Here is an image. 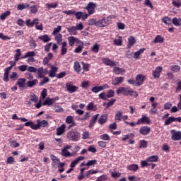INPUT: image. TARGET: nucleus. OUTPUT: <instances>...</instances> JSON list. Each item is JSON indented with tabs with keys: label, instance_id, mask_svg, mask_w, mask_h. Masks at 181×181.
<instances>
[{
	"label": "nucleus",
	"instance_id": "nucleus-11",
	"mask_svg": "<svg viewBox=\"0 0 181 181\" xmlns=\"http://www.w3.org/2000/svg\"><path fill=\"white\" fill-rule=\"evenodd\" d=\"M176 121L177 122H181V117H175L173 116H171L165 121L164 125H170L172 122H175Z\"/></svg>",
	"mask_w": 181,
	"mask_h": 181
},
{
	"label": "nucleus",
	"instance_id": "nucleus-26",
	"mask_svg": "<svg viewBox=\"0 0 181 181\" xmlns=\"http://www.w3.org/2000/svg\"><path fill=\"white\" fill-rule=\"evenodd\" d=\"M39 81L37 79H32L28 81H27L26 84L27 86L29 87V88H33V87H35L37 84H38Z\"/></svg>",
	"mask_w": 181,
	"mask_h": 181
},
{
	"label": "nucleus",
	"instance_id": "nucleus-23",
	"mask_svg": "<svg viewBox=\"0 0 181 181\" xmlns=\"http://www.w3.org/2000/svg\"><path fill=\"white\" fill-rule=\"evenodd\" d=\"M61 45V56H64L67 53V42L64 41Z\"/></svg>",
	"mask_w": 181,
	"mask_h": 181
},
{
	"label": "nucleus",
	"instance_id": "nucleus-13",
	"mask_svg": "<svg viewBox=\"0 0 181 181\" xmlns=\"http://www.w3.org/2000/svg\"><path fill=\"white\" fill-rule=\"evenodd\" d=\"M139 134H141V135H149V134L151 133V127L148 126H143L139 129Z\"/></svg>",
	"mask_w": 181,
	"mask_h": 181
},
{
	"label": "nucleus",
	"instance_id": "nucleus-10",
	"mask_svg": "<svg viewBox=\"0 0 181 181\" xmlns=\"http://www.w3.org/2000/svg\"><path fill=\"white\" fill-rule=\"evenodd\" d=\"M142 124H151V119H149V117H148L145 115H142L141 118L138 119L136 124V125H141Z\"/></svg>",
	"mask_w": 181,
	"mask_h": 181
},
{
	"label": "nucleus",
	"instance_id": "nucleus-33",
	"mask_svg": "<svg viewBox=\"0 0 181 181\" xmlns=\"http://www.w3.org/2000/svg\"><path fill=\"white\" fill-rule=\"evenodd\" d=\"M37 21V20L34 19L33 21H31L30 19H28L25 21V25L28 28H33V26H35L36 23H38L37 22H36Z\"/></svg>",
	"mask_w": 181,
	"mask_h": 181
},
{
	"label": "nucleus",
	"instance_id": "nucleus-64",
	"mask_svg": "<svg viewBox=\"0 0 181 181\" xmlns=\"http://www.w3.org/2000/svg\"><path fill=\"white\" fill-rule=\"evenodd\" d=\"M62 156H70V153L66 148L62 149Z\"/></svg>",
	"mask_w": 181,
	"mask_h": 181
},
{
	"label": "nucleus",
	"instance_id": "nucleus-47",
	"mask_svg": "<svg viewBox=\"0 0 181 181\" xmlns=\"http://www.w3.org/2000/svg\"><path fill=\"white\" fill-rule=\"evenodd\" d=\"M25 127H30L32 129H35L36 131V124L33 123V122H27L24 124Z\"/></svg>",
	"mask_w": 181,
	"mask_h": 181
},
{
	"label": "nucleus",
	"instance_id": "nucleus-30",
	"mask_svg": "<svg viewBox=\"0 0 181 181\" xmlns=\"http://www.w3.org/2000/svg\"><path fill=\"white\" fill-rule=\"evenodd\" d=\"M29 6H30V5L28 4V3H23L21 4H18L17 9L18 11H23V9H28Z\"/></svg>",
	"mask_w": 181,
	"mask_h": 181
},
{
	"label": "nucleus",
	"instance_id": "nucleus-36",
	"mask_svg": "<svg viewBox=\"0 0 181 181\" xmlns=\"http://www.w3.org/2000/svg\"><path fill=\"white\" fill-rule=\"evenodd\" d=\"M159 160V157L158 156H151L147 158V162H151V163H153V162H158Z\"/></svg>",
	"mask_w": 181,
	"mask_h": 181
},
{
	"label": "nucleus",
	"instance_id": "nucleus-52",
	"mask_svg": "<svg viewBox=\"0 0 181 181\" xmlns=\"http://www.w3.org/2000/svg\"><path fill=\"white\" fill-rule=\"evenodd\" d=\"M98 97L100 100H103V101H107V100H108V98H107V94L105 93V92H102L101 93H100L98 95Z\"/></svg>",
	"mask_w": 181,
	"mask_h": 181
},
{
	"label": "nucleus",
	"instance_id": "nucleus-62",
	"mask_svg": "<svg viewBox=\"0 0 181 181\" xmlns=\"http://www.w3.org/2000/svg\"><path fill=\"white\" fill-rule=\"evenodd\" d=\"M73 119H74L73 116L69 115V116L66 117V124H71V123L74 122L73 121Z\"/></svg>",
	"mask_w": 181,
	"mask_h": 181
},
{
	"label": "nucleus",
	"instance_id": "nucleus-61",
	"mask_svg": "<svg viewBox=\"0 0 181 181\" xmlns=\"http://www.w3.org/2000/svg\"><path fill=\"white\" fill-rule=\"evenodd\" d=\"M83 13L82 11H78V12H76V11H75L74 15H75L76 19H78V20L81 19L82 17H83Z\"/></svg>",
	"mask_w": 181,
	"mask_h": 181
},
{
	"label": "nucleus",
	"instance_id": "nucleus-54",
	"mask_svg": "<svg viewBox=\"0 0 181 181\" xmlns=\"http://www.w3.org/2000/svg\"><path fill=\"white\" fill-rule=\"evenodd\" d=\"M97 173H98V170H89L88 171H87V173L85 175H86V177H88V176L90 175H95Z\"/></svg>",
	"mask_w": 181,
	"mask_h": 181
},
{
	"label": "nucleus",
	"instance_id": "nucleus-21",
	"mask_svg": "<svg viewBox=\"0 0 181 181\" xmlns=\"http://www.w3.org/2000/svg\"><path fill=\"white\" fill-rule=\"evenodd\" d=\"M126 71H127L125 70V69L119 68L118 66L113 67V73H115V74H117V76H119V74H124Z\"/></svg>",
	"mask_w": 181,
	"mask_h": 181
},
{
	"label": "nucleus",
	"instance_id": "nucleus-24",
	"mask_svg": "<svg viewBox=\"0 0 181 181\" xmlns=\"http://www.w3.org/2000/svg\"><path fill=\"white\" fill-rule=\"evenodd\" d=\"M107 119H108V115L107 114H103L100 117L98 121V123L100 124V125H103V124H105V122H107Z\"/></svg>",
	"mask_w": 181,
	"mask_h": 181
},
{
	"label": "nucleus",
	"instance_id": "nucleus-12",
	"mask_svg": "<svg viewBox=\"0 0 181 181\" xmlns=\"http://www.w3.org/2000/svg\"><path fill=\"white\" fill-rule=\"evenodd\" d=\"M163 70V68L162 66H157L156 69L152 72L153 78H159L160 77V73H162Z\"/></svg>",
	"mask_w": 181,
	"mask_h": 181
},
{
	"label": "nucleus",
	"instance_id": "nucleus-48",
	"mask_svg": "<svg viewBox=\"0 0 181 181\" xmlns=\"http://www.w3.org/2000/svg\"><path fill=\"white\" fill-rule=\"evenodd\" d=\"M52 156L55 158V159H52V166H57V165L60 163V159L57 158V157H56L54 155H52Z\"/></svg>",
	"mask_w": 181,
	"mask_h": 181
},
{
	"label": "nucleus",
	"instance_id": "nucleus-14",
	"mask_svg": "<svg viewBox=\"0 0 181 181\" xmlns=\"http://www.w3.org/2000/svg\"><path fill=\"white\" fill-rule=\"evenodd\" d=\"M102 62L105 66H110V67H114L117 66L115 62L111 60L110 58H102Z\"/></svg>",
	"mask_w": 181,
	"mask_h": 181
},
{
	"label": "nucleus",
	"instance_id": "nucleus-28",
	"mask_svg": "<svg viewBox=\"0 0 181 181\" xmlns=\"http://www.w3.org/2000/svg\"><path fill=\"white\" fill-rule=\"evenodd\" d=\"M163 42H165V39L163 38V37H162V35H158L155 37L153 43H163Z\"/></svg>",
	"mask_w": 181,
	"mask_h": 181
},
{
	"label": "nucleus",
	"instance_id": "nucleus-34",
	"mask_svg": "<svg viewBox=\"0 0 181 181\" xmlns=\"http://www.w3.org/2000/svg\"><path fill=\"white\" fill-rule=\"evenodd\" d=\"M74 69L76 73H80V71H81V66H80V62H78V61L74 62Z\"/></svg>",
	"mask_w": 181,
	"mask_h": 181
},
{
	"label": "nucleus",
	"instance_id": "nucleus-46",
	"mask_svg": "<svg viewBox=\"0 0 181 181\" xmlns=\"http://www.w3.org/2000/svg\"><path fill=\"white\" fill-rule=\"evenodd\" d=\"M91 116L90 115V112H86L83 116V117H80L78 119L79 121H87V119H90V117Z\"/></svg>",
	"mask_w": 181,
	"mask_h": 181
},
{
	"label": "nucleus",
	"instance_id": "nucleus-60",
	"mask_svg": "<svg viewBox=\"0 0 181 181\" xmlns=\"http://www.w3.org/2000/svg\"><path fill=\"white\" fill-rule=\"evenodd\" d=\"M50 81V79L47 77H43V79L40 82V86H45L46 83H49Z\"/></svg>",
	"mask_w": 181,
	"mask_h": 181
},
{
	"label": "nucleus",
	"instance_id": "nucleus-3",
	"mask_svg": "<svg viewBox=\"0 0 181 181\" xmlns=\"http://www.w3.org/2000/svg\"><path fill=\"white\" fill-rule=\"evenodd\" d=\"M95 8H97V4L94 2H89L86 6V9L89 15L95 13Z\"/></svg>",
	"mask_w": 181,
	"mask_h": 181
},
{
	"label": "nucleus",
	"instance_id": "nucleus-44",
	"mask_svg": "<svg viewBox=\"0 0 181 181\" xmlns=\"http://www.w3.org/2000/svg\"><path fill=\"white\" fill-rule=\"evenodd\" d=\"M81 64L83 65L82 69H83V71H86V72L90 71V64L84 63L82 62Z\"/></svg>",
	"mask_w": 181,
	"mask_h": 181
},
{
	"label": "nucleus",
	"instance_id": "nucleus-43",
	"mask_svg": "<svg viewBox=\"0 0 181 181\" xmlns=\"http://www.w3.org/2000/svg\"><path fill=\"white\" fill-rule=\"evenodd\" d=\"M115 121H121L122 119V112L118 111L115 116Z\"/></svg>",
	"mask_w": 181,
	"mask_h": 181
},
{
	"label": "nucleus",
	"instance_id": "nucleus-15",
	"mask_svg": "<svg viewBox=\"0 0 181 181\" xmlns=\"http://www.w3.org/2000/svg\"><path fill=\"white\" fill-rule=\"evenodd\" d=\"M37 74L39 76V78H43L47 74V69H43V67H39L37 69Z\"/></svg>",
	"mask_w": 181,
	"mask_h": 181
},
{
	"label": "nucleus",
	"instance_id": "nucleus-22",
	"mask_svg": "<svg viewBox=\"0 0 181 181\" xmlns=\"http://www.w3.org/2000/svg\"><path fill=\"white\" fill-rule=\"evenodd\" d=\"M77 45V47L74 49V53H81L83 49H84V43L81 40Z\"/></svg>",
	"mask_w": 181,
	"mask_h": 181
},
{
	"label": "nucleus",
	"instance_id": "nucleus-37",
	"mask_svg": "<svg viewBox=\"0 0 181 181\" xmlns=\"http://www.w3.org/2000/svg\"><path fill=\"white\" fill-rule=\"evenodd\" d=\"M55 40H56L57 45H62V42H63V35L56 34L55 35Z\"/></svg>",
	"mask_w": 181,
	"mask_h": 181
},
{
	"label": "nucleus",
	"instance_id": "nucleus-20",
	"mask_svg": "<svg viewBox=\"0 0 181 181\" xmlns=\"http://www.w3.org/2000/svg\"><path fill=\"white\" fill-rule=\"evenodd\" d=\"M64 132H66V124H62L59 127L57 128L56 135L60 136L61 135H63Z\"/></svg>",
	"mask_w": 181,
	"mask_h": 181
},
{
	"label": "nucleus",
	"instance_id": "nucleus-56",
	"mask_svg": "<svg viewBox=\"0 0 181 181\" xmlns=\"http://www.w3.org/2000/svg\"><path fill=\"white\" fill-rule=\"evenodd\" d=\"M61 30H62L61 25H58L57 28H54L52 32L53 36L57 35V33H59V32H60Z\"/></svg>",
	"mask_w": 181,
	"mask_h": 181
},
{
	"label": "nucleus",
	"instance_id": "nucleus-38",
	"mask_svg": "<svg viewBox=\"0 0 181 181\" xmlns=\"http://www.w3.org/2000/svg\"><path fill=\"white\" fill-rule=\"evenodd\" d=\"M69 35H77V28L76 26H71L67 28Z\"/></svg>",
	"mask_w": 181,
	"mask_h": 181
},
{
	"label": "nucleus",
	"instance_id": "nucleus-29",
	"mask_svg": "<svg viewBox=\"0 0 181 181\" xmlns=\"http://www.w3.org/2000/svg\"><path fill=\"white\" fill-rule=\"evenodd\" d=\"M57 70H59V69L57 67L52 66L49 71V76L52 77V78L56 77V76H57V74H56V73H57Z\"/></svg>",
	"mask_w": 181,
	"mask_h": 181
},
{
	"label": "nucleus",
	"instance_id": "nucleus-39",
	"mask_svg": "<svg viewBox=\"0 0 181 181\" xmlns=\"http://www.w3.org/2000/svg\"><path fill=\"white\" fill-rule=\"evenodd\" d=\"M145 50H146V48H141L139 51H136V52H134V58L139 59V56H141L142 53L145 52Z\"/></svg>",
	"mask_w": 181,
	"mask_h": 181
},
{
	"label": "nucleus",
	"instance_id": "nucleus-35",
	"mask_svg": "<svg viewBox=\"0 0 181 181\" xmlns=\"http://www.w3.org/2000/svg\"><path fill=\"white\" fill-rule=\"evenodd\" d=\"M25 83H26V78H21L17 81V84L20 88H23L25 87Z\"/></svg>",
	"mask_w": 181,
	"mask_h": 181
},
{
	"label": "nucleus",
	"instance_id": "nucleus-5",
	"mask_svg": "<svg viewBox=\"0 0 181 181\" xmlns=\"http://www.w3.org/2000/svg\"><path fill=\"white\" fill-rule=\"evenodd\" d=\"M35 127V131L37 129H40V127L46 128V127H49V122H47V120L37 119Z\"/></svg>",
	"mask_w": 181,
	"mask_h": 181
},
{
	"label": "nucleus",
	"instance_id": "nucleus-7",
	"mask_svg": "<svg viewBox=\"0 0 181 181\" xmlns=\"http://www.w3.org/2000/svg\"><path fill=\"white\" fill-rule=\"evenodd\" d=\"M106 88H110V86L108 84L105 83L100 86H95L93 87L91 89L92 93H94L95 94H97L100 93V91H103V90H105Z\"/></svg>",
	"mask_w": 181,
	"mask_h": 181
},
{
	"label": "nucleus",
	"instance_id": "nucleus-51",
	"mask_svg": "<svg viewBox=\"0 0 181 181\" xmlns=\"http://www.w3.org/2000/svg\"><path fill=\"white\" fill-rule=\"evenodd\" d=\"M171 70H172V71H175V73H179V71H180V66L172 65Z\"/></svg>",
	"mask_w": 181,
	"mask_h": 181
},
{
	"label": "nucleus",
	"instance_id": "nucleus-58",
	"mask_svg": "<svg viewBox=\"0 0 181 181\" xmlns=\"http://www.w3.org/2000/svg\"><path fill=\"white\" fill-rule=\"evenodd\" d=\"M88 25H90V26H97V21L95 20V18H90L88 20Z\"/></svg>",
	"mask_w": 181,
	"mask_h": 181
},
{
	"label": "nucleus",
	"instance_id": "nucleus-40",
	"mask_svg": "<svg viewBox=\"0 0 181 181\" xmlns=\"http://www.w3.org/2000/svg\"><path fill=\"white\" fill-rule=\"evenodd\" d=\"M22 55V52H21V49H17L16 50V54L14 55V60L15 62H18L19 57Z\"/></svg>",
	"mask_w": 181,
	"mask_h": 181
},
{
	"label": "nucleus",
	"instance_id": "nucleus-41",
	"mask_svg": "<svg viewBox=\"0 0 181 181\" xmlns=\"http://www.w3.org/2000/svg\"><path fill=\"white\" fill-rule=\"evenodd\" d=\"M172 22L175 26H181V18H173Z\"/></svg>",
	"mask_w": 181,
	"mask_h": 181
},
{
	"label": "nucleus",
	"instance_id": "nucleus-8",
	"mask_svg": "<svg viewBox=\"0 0 181 181\" xmlns=\"http://www.w3.org/2000/svg\"><path fill=\"white\" fill-rule=\"evenodd\" d=\"M171 139L172 141H180L181 132H177L176 130H171Z\"/></svg>",
	"mask_w": 181,
	"mask_h": 181
},
{
	"label": "nucleus",
	"instance_id": "nucleus-18",
	"mask_svg": "<svg viewBox=\"0 0 181 181\" xmlns=\"http://www.w3.org/2000/svg\"><path fill=\"white\" fill-rule=\"evenodd\" d=\"M59 96H56L54 98H47L42 103V105H52V104H54L56 101H58Z\"/></svg>",
	"mask_w": 181,
	"mask_h": 181
},
{
	"label": "nucleus",
	"instance_id": "nucleus-27",
	"mask_svg": "<svg viewBox=\"0 0 181 181\" xmlns=\"http://www.w3.org/2000/svg\"><path fill=\"white\" fill-rule=\"evenodd\" d=\"M128 44H127V49H131L134 45H135V42H136L135 40V37L134 36H130L128 38Z\"/></svg>",
	"mask_w": 181,
	"mask_h": 181
},
{
	"label": "nucleus",
	"instance_id": "nucleus-16",
	"mask_svg": "<svg viewBox=\"0 0 181 181\" xmlns=\"http://www.w3.org/2000/svg\"><path fill=\"white\" fill-rule=\"evenodd\" d=\"M124 80H125V78L122 76L116 77L112 80V85L119 86V84H122V83H124Z\"/></svg>",
	"mask_w": 181,
	"mask_h": 181
},
{
	"label": "nucleus",
	"instance_id": "nucleus-17",
	"mask_svg": "<svg viewBox=\"0 0 181 181\" xmlns=\"http://www.w3.org/2000/svg\"><path fill=\"white\" fill-rule=\"evenodd\" d=\"M81 41V40H80V39L76 38L74 36H71L68 37L69 45L71 46V47H73L75 43H76L77 45Z\"/></svg>",
	"mask_w": 181,
	"mask_h": 181
},
{
	"label": "nucleus",
	"instance_id": "nucleus-1",
	"mask_svg": "<svg viewBox=\"0 0 181 181\" xmlns=\"http://www.w3.org/2000/svg\"><path fill=\"white\" fill-rule=\"evenodd\" d=\"M116 93L118 95H119V94H122V95H124L125 97H128V95L134 97V98H136V97H138V92L134 90V89L130 87L120 86L116 90Z\"/></svg>",
	"mask_w": 181,
	"mask_h": 181
},
{
	"label": "nucleus",
	"instance_id": "nucleus-32",
	"mask_svg": "<svg viewBox=\"0 0 181 181\" xmlns=\"http://www.w3.org/2000/svg\"><path fill=\"white\" fill-rule=\"evenodd\" d=\"M127 169L131 172H136L139 169V166L137 164H131L127 166Z\"/></svg>",
	"mask_w": 181,
	"mask_h": 181
},
{
	"label": "nucleus",
	"instance_id": "nucleus-31",
	"mask_svg": "<svg viewBox=\"0 0 181 181\" xmlns=\"http://www.w3.org/2000/svg\"><path fill=\"white\" fill-rule=\"evenodd\" d=\"M38 39L44 42V43H47V42H50L51 40L50 37H49V35H40L38 37Z\"/></svg>",
	"mask_w": 181,
	"mask_h": 181
},
{
	"label": "nucleus",
	"instance_id": "nucleus-55",
	"mask_svg": "<svg viewBox=\"0 0 181 181\" xmlns=\"http://www.w3.org/2000/svg\"><path fill=\"white\" fill-rule=\"evenodd\" d=\"M10 146L11 148H19L20 145L19 143L16 142V141H11L9 142Z\"/></svg>",
	"mask_w": 181,
	"mask_h": 181
},
{
	"label": "nucleus",
	"instance_id": "nucleus-50",
	"mask_svg": "<svg viewBox=\"0 0 181 181\" xmlns=\"http://www.w3.org/2000/svg\"><path fill=\"white\" fill-rule=\"evenodd\" d=\"M162 21L165 25H170L172 23V19L168 16L164 17Z\"/></svg>",
	"mask_w": 181,
	"mask_h": 181
},
{
	"label": "nucleus",
	"instance_id": "nucleus-49",
	"mask_svg": "<svg viewBox=\"0 0 181 181\" xmlns=\"http://www.w3.org/2000/svg\"><path fill=\"white\" fill-rule=\"evenodd\" d=\"M100 139L103 141H111V137L107 134H104L100 136Z\"/></svg>",
	"mask_w": 181,
	"mask_h": 181
},
{
	"label": "nucleus",
	"instance_id": "nucleus-57",
	"mask_svg": "<svg viewBox=\"0 0 181 181\" xmlns=\"http://www.w3.org/2000/svg\"><path fill=\"white\" fill-rule=\"evenodd\" d=\"M115 95V92L113 90H109L107 94H106L107 98H111Z\"/></svg>",
	"mask_w": 181,
	"mask_h": 181
},
{
	"label": "nucleus",
	"instance_id": "nucleus-9",
	"mask_svg": "<svg viewBox=\"0 0 181 181\" xmlns=\"http://www.w3.org/2000/svg\"><path fill=\"white\" fill-rule=\"evenodd\" d=\"M145 78H146V76H145L144 74H137L136 76V86H142L145 81Z\"/></svg>",
	"mask_w": 181,
	"mask_h": 181
},
{
	"label": "nucleus",
	"instance_id": "nucleus-42",
	"mask_svg": "<svg viewBox=\"0 0 181 181\" xmlns=\"http://www.w3.org/2000/svg\"><path fill=\"white\" fill-rule=\"evenodd\" d=\"M10 15H11V11H7L1 13L0 16L1 21H5V19H6V17L9 16Z\"/></svg>",
	"mask_w": 181,
	"mask_h": 181
},
{
	"label": "nucleus",
	"instance_id": "nucleus-59",
	"mask_svg": "<svg viewBox=\"0 0 181 181\" xmlns=\"http://www.w3.org/2000/svg\"><path fill=\"white\" fill-rule=\"evenodd\" d=\"M116 100L114 98H112L111 100H109V102L107 103L106 108H110V107H112L114 104H115Z\"/></svg>",
	"mask_w": 181,
	"mask_h": 181
},
{
	"label": "nucleus",
	"instance_id": "nucleus-4",
	"mask_svg": "<svg viewBox=\"0 0 181 181\" xmlns=\"http://www.w3.org/2000/svg\"><path fill=\"white\" fill-rule=\"evenodd\" d=\"M66 88L69 94H73V93H76L78 90V87L73 85V82L66 83Z\"/></svg>",
	"mask_w": 181,
	"mask_h": 181
},
{
	"label": "nucleus",
	"instance_id": "nucleus-6",
	"mask_svg": "<svg viewBox=\"0 0 181 181\" xmlns=\"http://www.w3.org/2000/svg\"><path fill=\"white\" fill-rule=\"evenodd\" d=\"M110 25V20L107 18H103L101 20H99L96 23V26L98 28H104Z\"/></svg>",
	"mask_w": 181,
	"mask_h": 181
},
{
	"label": "nucleus",
	"instance_id": "nucleus-45",
	"mask_svg": "<svg viewBox=\"0 0 181 181\" xmlns=\"http://www.w3.org/2000/svg\"><path fill=\"white\" fill-rule=\"evenodd\" d=\"M91 52H93V53H98V52H100V45H98V44H95L92 47H91Z\"/></svg>",
	"mask_w": 181,
	"mask_h": 181
},
{
	"label": "nucleus",
	"instance_id": "nucleus-2",
	"mask_svg": "<svg viewBox=\"0 0 181 181\" xmlns=\"http://www.w3.org/2000/svg\"><path fill=\"white\" fill-rule=\"evenodd\" d=\"M66 138L69 139V141L77 142V141H79L80 139V133L74 130H71L67 133Z\"/></svg>",
	"mask_w": 181,
	"mask_h": 181
},
{
	"label": "nucleus",
	"instance_id": "nucleus-19",
	"mask_svg": "<svg viewBox=\"0 0 181 181\" xmlns=\"http://www.w3.org/2000/svg\"><path fill=\"white\" fill-rule=\"evenodd\" d=\"M86 158L84 156H79L75 160H72L70 164V168H76V165H78L81 160H84Z\"/></svg>",
	"mask_w": 181,
	"mask_h": 181
},
{
	"label": "nucleus",
	"instance_id": "nucleus-25",
	"mask_svg": "<svg viewBox=\"0 0 181 181\" xmlns=\"http://www.w3.org/2000/svg\"><path fill=\"white\" fill-rule=\"evenodd\" d=\"M98 117H100V114L95 115L90 120L89 128H93L95 122H97V119H98Z\"/></svg>",
	"mask_w": 181,
	"mask_h": 181
},
{
	"label": "nucleus",
	"instance_id": "nucleus-63",
	"mask_svg": "<svg viewBox=\"0 0 181 181\" xmlns=\"http://www.w3.org/2000/svg\"><path fill=\"white\" fill-rule=\"evenodd\" d=\"M66 71H62L58 74H57L56 77L57 78H63L64 77H66Z\"/></svg>",
	"mask_w": 181,
	"mask_h": 181
},
{
	"label": "nucleus",
	"instance_id": "nucleus-53",
	"mask_svg": "<svg viewBox=\"0 0 181 181\" xmlns=\"http://www.w3.org/2000/svg\"><path fill=\"white\" fill-rule=\"evenodd\" d=\"M97 160H90L86 163V166H94V165H97Z\"/></svg>",
	"mask_w": 181,
	"mask_h": 181
}]
</instances>
